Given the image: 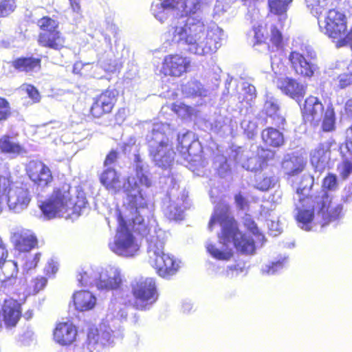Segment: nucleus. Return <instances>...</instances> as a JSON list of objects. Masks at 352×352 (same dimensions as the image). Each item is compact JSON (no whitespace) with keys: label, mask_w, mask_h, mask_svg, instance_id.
Masks as SVG:
<instances>
[{"label":"nucleus","mask_w":352,"mask_h":352,"mask_svg":"<svg viewBox=\"0 0 352 352\" xmlns=\"http://www.w3.org/2000/svg\"><path fill=\"white\" fill-rule=\"evenodd\" d=\"M10 178V173L8 168L0 166V199L1 200H3V196L6 195L10 186L12 184Z\"/></svg>","instance_id":"obj_42"},{"label":"nucleus","mask_w":352,"mask_h":352,"mask_svg":"<svg viewBox=\"0 0 352 352\" xmlns=\"http://www.w3.org/2000/svg\"><path fill=\"white\" fill-rule=\"evenodd\" d=\"M323 111V104L318 98L314 96L307 98L302 109L304 119L309 122L320 120Z\"/></svg>","instance_id":"obj_26"},{"label":"nucleus","mask_w":352,"mask_h":352,"mask_svg":"<svg viewBox=\"0 0 352 352\" xmlns=\"http://www.w3.org/2000/svg\"><path fill=\"white\" fill-rule=\"evenodd\" d=\"M221 228L219 241H207L206 248L208 253L214 259L229 261L233 256V248L245 254H252L255 249L254 241L250 236L239 231L236 222L232 216L228 206L221 202L217 204L208 223L212 231L215 225Z\"/></svg>","instance_id":"obj_4"},{"label":"nucleus","mask_w":352,"mask_h":352,"mask_svg":"<svg viewBox=\"0 0 352 352\" xmlns=\"http://www.w3.org/2000/svg\"><path fill=\"white\" fill-rule=\"evenodd\" d=\"M215 168L217 170L218 174L224 177L227 173L230 170L229 165L223 156H218L214 162Z\"/></svg>","instance_id":"obj_51"},{"label":"nucleus","mask_w":352,"mask_h":352,"mask_svg":"<svg viewBox=\"0 0 352 352\" xmlns=\"http://www.w3.org/2000/svg\"><path fill=\"white\" fill-rule=\"evenodd\" d=\"M24 89L29 96V97L34 101H39L40 96L38 91L32 85H24Z\"/></svg>","instance_id":"obj_63"},{"label":"nucleus","mask_w":352,"mask_h":352,"mask_svg":"<svg viewBox=\"0 0 352 352\" xmlns=\"http://www.w3.org/2000/svg\"><path fill=\"white\" fill-rule=\"evenodd\" d=\"M114 341L109 329L100 330L91 329L87 334V340L85 348L87 352H101L104 346L110 344Z\"/></svg>","instance_id":"obj_16"},{"label":"nucleus","mask_w":352,"mask_h":352,"mask_svg":"<svg viewBox=\"0 0 352 352\" xmlns=\"http://www.w3.org/2000/svg\"><path fill=\"white\" fill-rule=\"evenodd\" d=\"M307 159L302 155H287L282 162L284 173L289 176H295L303 171Z\"/></svg>","instance_id":"obj_25"},{"label":"nucleus","mask_w":352,"mask_h":352,"mask_svg":"<svg viewBox=\"0 0 352 352\" xmlns=\"http://www.w3.org/2000/svg\"><path fill=\"white\" fill-rule=\"evenodd\" d=\"M286 261V258H283L282 260H278L277 261H273L271 263L263 266L261 272L263 274H275L276 272H278L284 267Z\"/></svg>","instance_id":"obj_44"},{"label":"nucleus","mask_w":352,"mask_h":352,"mask_svg":"<svg viewBox=\"0 0 352 352\" xmlns=\"http://www.w3.org/2000/svg\"><path fill=\"white\" fill-rule=\"evenodd\" d=\"M47 283V278L43 276H38L32 279L24 290V294L26 296L34 295L43 289Z\"/></svg>","instance_id":"obj_40"},{"label":"nucleus","mask_w":352,"mask_h":352,"mask_svg":"<svg viewBox=\"0 0 352 352\" xmlns=\"http://www.w3.org/2000/svg\"><path fill=\"white\" fill-rule=\"evenodd\" d=\"M77 330L70 322H61L54 331V339L60 345L71 344L76 339Z\"/></svg>","instance_id":"obj_24"},{"label":"nucleus","mask_w":352,"mask_h":352,"mask_svg":"<svg viewBox=\"0 0 352 352\" xmlns=\"http://www.w3.org/2000/svg\"><path fill=\"white\" fill-rule=\"evenodd\" d=\"M182 93L187 97H206L210 90L197 80H193L184 85L182 88Z\"/></svg>","instance_id":"obj_34"},{"label":"nucleus","mask_w":352,"mask_h":352,"mask_svg":"<svg viewBox=\"0 0 352 352\" xmlns=\"http://www.w3.org/2000/svg\"><path fill=\"white\" fill-rule=\"evenodd\" d=\"M292 1L293 0H268L270 12L278 17L280 27H283L287 20L288 6Z\"/></svg>","instance_id":"obj_32"},{"label":"nucleus","mask_w":352,"mask_h":352,"mask_svg":"<svg viewBox=\"0 0 352 352\" xmlns=\"http://www.w3.org/2000/svg\"><path fill=\"white\" fill-rule=\"evenodd\" d=\"M123 280L121 270L118 267L109 265L98 272L96 288L104 292L116 290L120 287Z\"/></svg>","instance_id":"obj_15"},{"label":"nucleus","mask_w":352,"mask_h":352,"mask_svg":"<svg viewBox=\"0 0 352 352\" xmlns=\"http://www.w3.org/2000/svg\"><path fill=\"white\" fill-rule=\"evenodd\" d=\"M38 25L44 32H50L57 30L58 23L48 16H44L38 20Z\"/></svg>","instance_id":"obj_47"},{"label":"nucleus","mask_w":352,"mask_h":352,"mask_svg":"<svg viewBox=\"0 0 352 352\" xmlns=\"http://www.w3.org/2000/svg\"><path fill=\"white\" fill-rule=\"evenodd\" d=\"M135 177H129L126 182H122L120 175L112 168H107L100 175V181L107 190L116 193L122 189L126 194L122 205L129 197H135L141 196L145 198L142 193L140 186L149 187L151 184L149 178L148 166L140 159L139 155H135Z\"/></svg>","instance_id":"obj_6"},{"label":"nucleus","mask_w":352,"mask_h":352,"mask_svg":"<svg viewBox=\"0 0 352 352\" xmlns=\"http://www.w3.org/2000/svg\"><path fill=\"white\" fill-rule=\"evenodd\" d=\"M117 215L118 227L113 239L109 243V248L118 256L133 257L139 252L140 244L129 228L146 239L149 237L152 208L146 198L129 197L118 210Z\"/></svg>","instance_id":"obj_2"},{"label":"nucleus","mask_w":352,"mask_h":352,"mask_svg":"<svg viewBox=\"0 0 352 352\" xmlns=\"http://www.w3.org/2000/svg\"><path fill=\"white\" fill-rule=\"evenodd\" d=\"M243 224L258 239H263V235L259 233L256 224L249 214H245L243 217Z\"/></svg>","instance_id":"obj_52"},{"label":"nucleus","mask_w":352,"mask_h":352,"mask_svg":"<svg viewBox=\"0 0 352 352\" xmlns=\"http://www.w3.org/2000/svg\"><path fill=\"white\" fill-rule=\"evenodd\" d=\"M185 192L171 190L163 203L164 215L170 220L180 221L184 219V210L187 208Z\"/></svg>","instance_id":"obj_12"},{"label":"nucleus","mask_w":352,"mask_h":352,"mask_svg":"<svg viewBox=\"0 0 352 352\" xmlns=\"http://www.w3.org/2000/svg\"><path fill=\"white\" fill-rule=\"evenodd\" d=\"M279 111V105L277 100L273 97H267L263 107V111L269 117L277 116Z\"/></svg>","instance_id":"obj_45"},{"label":"nucleus","mask_w":352,"mask_h":352,"mask_svg":"<svg viewBox=\"0 0 352 352\" xmlns=\"http://www.w3.org/2000/svg\"><path fill=\"white\" fill-rule=\"evenodd\" d=\"M38 42L43 47L54 50L61 49L65 44V39L58 30L50 32H42L39 34Z\"/></svg>","instance_id":"obj_31"},{"label":"nucleus","mask_w":352,"mask_h":352,"mask_svg":"<svg viewBox=\"0 0 352 352\" xmlns=\"http://www.w3.org/2000/svg\"><path fill=\"white\" fill-rule=\"evenodd\" d=\"M190 67V58L178 54L166 56L162 63L164 74L176 77H179L188 72Z\"/></svg>","instance_id":"obj_17"},{"label":"nucleus","mask_w":352,"mask_h":352,"mask_svg":"<svg viewBox=\"0 0 352 352\" xmlns=\"http://www.w3.org/2000/svg\"><path fill=\"white\" fill-rule=\"evenodd\" d=\"M241 126L249 138H252L256 133L257 126L254 122L243 120L241 122Z\"/></svg>","instance_id":"obj_60"},{"label":"nucleus","mask_w":352,"mask_h":352,"mask_svg":"<svg viewBox=\"0 0 352 352\" xmlns=\"http://www.w3.org/2000/svg\"><path fill=\"white\" fill-rule=\"evenodd\" d=\"M307 58L301 53L297 51L290 52L288 60L291 68L294 71L295 74L302 77H311L316 69V65L311 63L310 60L316 57L315 52L309 47H306Z\"/></svg>","instance_id":"obj_13"},{"label":"nucleus","mask_w":352,"mask_h":352,"mask_svg":"<svg viewBox=\"0 0 352 352\" xmlns=\"http://www.w3.org/2000/svg\"><path fill=\"white\" fill-rule=\"evenodd\" d=\"M342 200L346 204H352V183L346 186L342 195Z\"/></svg>","instance_id":"obj_64"},{"label":"nucleus","mask_w":352,"mask_h":352,"mask_svg":"<svg viewBox=\"0 0 352 352\" xmlns=\"http://www.w3.org/2000/svg\"><path fill=\"white\" fill-rule=\"evenodd\" d=\"M178 150L185 155L186 153L189 157H199L201 153V147L199 142L196 140L194 133L187 131L183 133H179L177 135Z\"/></svg>","instance_id":"obj_21"},{"label":"nucleus","mask_w":352,"mask_h":352,"mask_svg":"<svg viewBox=\"0 0 352 352\" xmlns=\"http://www.w3.org/2000/svg\"><path fill=\"white\" fill-rule=\"evenodd\" d=\"M98 63L105 72H115L118 69V63L116 59L107 56L106 58H100Z\"/></svg>","instance_id":"obj_50"},{"label":"nucleus","mask_w":352,"mask_h":352,"mask_svg":"<svg viewBox=\"0 0 352 352\" xmlns=\"http://www.w3.org/2000/svg\"><path fill=\"white\" fill-rule=\"evenodd\" d=\"M166 239V232L161 229L155 230L147 238L148 262L163 278L175 274L179 268V261L164 252Z\"/></svg>","instance_id":"obj_7"},{"label":"nucleus","mask_w":352,"mask_h":352,"mask_svg":"<svg viewBox=\"0 0 352 352\" xmlns=\"http://www.w3.org/2000/svg\"><path fill=\"white\" fill-rule=\"evenodd\" d=\"M16 8L15 0H1L0 18L8 16L15 10Z\"/></svg>","instance_id":"obj_48"},{"label":"nucleus","mask_w":352,"mask_h":352,"mask_svg":"<svg viewBox=\"0 0 352 352\" xmlns=\"http://www.w3.org/2000/svg\"><path fill=\"white\" fill-rule=\"evenodd\" d=\"M173 110L182 119L190 118L195 113V109L184 103L175 104Z\"/></svg>","instance_id":"obj_46"},{"label":"nucleus","mask_w":352,"mask_h":352,"mask_svg":"<svg viewBox=\"0 0 352 352\" xmlns=\"http://www.w3.org/2000/svg\"><path fill=\"white\" fill-rule=\"evenodd\" d=\"M11 115V108L7 100L0 97V122L7 120Z\"/></svg>","instance_id":"obj_56"},{"label":"nucleus","mask_w":352,"mask_h":352,"mask_svg":"<svg viewBox=\"0 0 352 352\" xmlns=\"http://www.w3.org/2000/svg\"><path fill=\"white\" fill-rule=\"evenodd\" d=\"M318 24L320 31L329 38L335 41L338 47L340 45V41L348 37L346 32V16L342 12L332 9L329 10L324 19H318Z\"/></svg>","instance_id":"obj_9"},{"label":"nucleus","mask_w":352,"mask_h":352,"mask_svg":"<svg viewBox=\"0 0 352 352\" xmlns=\"http://www.w3.org/2000/svg\"><path fill=\"white\" fill-rule=\"evenodd\" d=\"M273 180L270 177L258 175L256 179V187L261 190H267L272 186Z\"/></svg>","instance_id":"obj_55"},{"label":"nucleus","mask_w":352,"mask_h":352,"mask_svg":"<svg viewBox=\"0 0 352 352\" xmlns=\"http://www.w3.org/2000/svg\"><path fill=\"white\" fill-rule=\"evenodd\" d=\"M340 150L343 159L349 158L352 155V142L346 140L340 146Z\"/></svg>","instance_id":"obj_62"},{"label":"nucleus","mask_w":352,"mask_h":352,"mask_svg":"<svg viewBox=\"0 0 352 352\" xmlns=\"http://www.w3.org/2000/svg\"><path fill=\"white\" fill-rule=\"evenodd\" d=\"M133 293L137 300L138 309H146L157 299L155 282L152 278L141 277L133 285Z\"/></svg>","instance_id":"obj_11"},{"label":"nucleus","mask_w":352,"mask_h":352,"mask_svg":"<svg viewBox=\"0 0 352 352\" xmlns=\"http://www.w3.org/2000/svg\"><path fill=\"white\" fill-rule=\"evenodd\" d=\"M0 151L9 155L12 158L27 153L25 147L14 137L8 134L2 135L0 138Z\"/></svg>","instance_id":"obj_27"},{"label":"nucleus","mask_w":352,"mask_h":352,"mask_svg":"<svg viewBox=\"0 0 352 352\" xmlns=\"http://www.w3.org/2000/svg\"><path fill=\"white\" fill-rule=\"evenodd\" d=\"M314 177L305 174L294 197L296 218L298 226L303 230H311L314 225L322 227L342 217V205L335 197H330L324 190L318 195L307 197L312 187Z\"/></svg>","instance_id":"obj_3"},{"label":"nucleus","mask_w":352,"mask_h":352,"mask_svg":"<svg viewBox=\"0 0 352 352\" xmlns=\"http://www.w3.org/2000/svg\"><path fill=\"white\" fill-rule=\"evenodd\" d=\"M332 142L326 141L317 145L310 152V161L316 171L321 173L330 160Z\"/></svg>","instance_id":"obj_19"},{"label":"nucleus","mask_w":352,"mask_h":352,"mask_svg":"<svg viewBox=\"0 0 352 352\" xmlns=\"http://www.w3.org/2000/svg\"><path fill=\"white\" fill-rule=\"evenodd\" d=\"M26 173L36 186L44 188L52 181V172L48 166L39 161H30L26 166Z\"/></svg>","instance_id":"obj_18"},{"label":"nucleus","mask_w":352,"mask_h":352,"mask_svg":"<svg viewBox=\"0 0 352 352\" xmlns=\"http://www.w3.org/2000/svg\"><path fill=\"white\" fill-rule=\"evenodd\" d=\"M126 302V300L122 303L111 302L108 309L107 317L110 319L116 318L120 320L126 319L127 316Z\"/></svg>","instance_id":"obj_37"},{"label":"nucleus","mask_w":352,"mask_h":352,"mask_svg":"<svg viewBox=\"0 0 352 352\" xmlns=\"http://www.w3.org/2000/svg\"><path fill=\"white\" fill-rule=\"evenodd\" d=\"M6 196L10 210L16 213L26 209L32 199L30 191L22 184L12 183Z\"/></svg>","instance_id":"obj_14"},{"label":"nucleus","mask_w":352,"mask_h":352,"mask_svg":"<svg viewBox=\"0 0 352 352\" xmlns=\"http://www.w3.org/2000/svg\"><path fill=\"white\" fill-rule=\"evenodd\" d=\"M73 302L77 310L85 311L94 307L96 298L89 291L82 290L73 294Z\"/></svg>","instance_id":"obj_29"},{"label":"nucleus","mask_w":352,"mask_h":352,"mask_svg":"<svg viewBox=\"0 0 352 352\" xmlns=\"http://www.w3.org/2000/svg\"><path fill=\"white\" fill-rule=\"evenodd\" d=\"M274 152L272 150L252 146L250 151H245L241 155H237L236 161L248 170L256 172L263 169L267 160L272 159Z\"/></svg>","instance_id":"obj_10"},{"label":"nucleus","mask_w":352,"mask_h":352,"mask_svg":"<svg viewBox=\"0 0 352 352\" xmlns=\"http://www.w3.org/2000/svg\"><path fill=\"white\" fill-rule=\"evenodd\" d=\"M270 43L272 48V51L276 50L280 54V50L283 47V36L280 30L276 27L272 25L271 28V35H270Z\"/></svg>","instance_id":"obj_43"},{"label":"nucleus","mask_w":352,"mask_h":352,"mask_svg":"<svg viewBox=\"0 0 352 352\" xmlns=\"http://www.w3.org/2000/svg\"><path fill=\"white\" fill-rule=\"evenodd\" d=\"M335 80L339 88H346L352 84V72L340 74Z\"/></svg>","instance_id":"obj_54"},{"label":"nucleus","mask_w":352,"mask_h":352,"mask_svg":"<svg viewBox=\"0 0 352 352\" xmlns=\"http://www.w3.org/2000/svg\"><path fill=\"white\" fill-rule=\"evenodd\" d=\"M2 311L6 327H15L21 316L20 304L12 298L6 299L2 307Z\"/></svg>","instance_id":"obj_23"},{"label":"nucleus","mask_w":352,"mask_h":352,"mask_svg":"<svg viewBox=\"0 0 352 352\" xmlns=\"http://www.w3.org/2000/svg\"><path fill=\"white\" fill-rule=\"evenodd\" d=\"M332 0H305L310 12L318 18L322 12L329 7Z\"/></svg>","instance_id":"obj_39"},{"label":"nucleus","mask_w":352,"mask_h":352,"mask_svg":"<svg viewBox=\"0 0 352 352\" xmlns=\"http://www.w3.org/2000/svg\"><path fill=\"white\" fill-rule=\"evenodd\" d=\"M15 237V247L20 252H29L37 245V239L31 230H21Z\"/></svg>","instance_id":"obj_30"},{"label":"nucleus","mask_w":352,"mask_h":352,"mask_svg":"<svg viewBox=\"0 0 352 352\" xmlns=\"http://www.w3.org/2000/svg\"><path fill=\"white\" fill-rule=\"evenodd\" d=\"M322 186L324 188L333 190L338 187L337 177L333 174H329L323 179Z\"/></svg>","instance_id":"obj_59"},{"label":"nucleus","mask_w":352,"mask_h":352,"mask_svg":"<svg viewBox=\"0 0 352 352\" xmlns=\"http://www.w3.org/2000/svg\"><path fill=\"white\" fill-rule=\"evenodd\" d=\"M336 115L332 105H329L324 112L322 124V130L325 132H331L335 130Z\"/></svg>","instance_id":"obj_41"},{"label":"nucleus","mask_w":352,"mask_h":352,"mask_svg":"<svg viewBox=\"0 0 352 352\" xmlns=\"http://www.w3.org/2000/svg\"><path fill=\"white\" fill-rule=\"evenodd\" d=\"M208 0H155L151 6L154 18L163 24L170 23L164 34V44L184 47L191 54L206 56L221 45L223 32L216 25L207 28L201 19L182 17L200 11Z\"/></svg>","instance_id":"obj_1"},{"label":"nucleus","mask_w":352,"mask_h":352,"mask_svg":"<svg viewBox=\"0 0 352 352\" xmlns=\"http://www.w3.org/2000/svg\"><path fill=\"white\" fill-rule=\"evenodd\" d=\"M261 138L265 144L274 148L281 146L285 142L283 133L273 127L264 129Z\"/></svg>","instance_id":"obj_33"},{"label":"nucleus","mask_w":352,"mask_h":352,"mask_svg":"<svg viewBox=\"0 0 352 352\" xmlns=\"http://www.w3.org/2000/svg\"><path fill=\"white\" fill-rule=\"evenodd\" d=\"M340 175L342 179H346L352 173V161L349 158L343 159L342 162L338 166Z\"/></svg>","instance_id":"obj_53"},{"label":"nucleus","mask_w":352,"mask_h":352,"mask_svg":"<svg viewBox=\"0 0 352 352\" xmlns=\"http://www.w3.org/2000/svg\"><path fill=\"white\" fill-rule=\"evenodd\" d=\"M54 124L55 123L50 122L38 126L37 127L36 133L42 138L50 136L54 133V131L56 129Z\"/></svg>","instance_id":"obj_57"},{"label":"nucleus","mask_w":352,"mask_h":352,"mask_svg":"<svg viewBox=\"0 0 352 352\" xmlns=\"http://www.w3.org/2000/svg\"><path fill=\"white\" fill-rule=\"evenodd\" d=\"M17 265L13 261H6L0 265V282L5 287H9L16 283Z\"/></svg>","instance_id":"obj_28"},{"label":"nucleus","mask_w":352,"mask_h":352,"mask_svg":"<svg viewBox=\"0 0 352 352\" xmlns=\"http://www.w3.org/2000/svg\"><path fill=\"white\" fill-rule=\"evenodd\" d=\"M98 272H95L92 269H88L86 271L80 272L76 278L78 284L83 287L93 286L96 287Z\"/></svg>","instance_id":"obj_38"},{"label":"nucleus","mask_w":352,"mask_h":352,"mask_svg":"<svg viewBox=\"0 0 352 352\" xmlns=\"http://www.w3.org/2000/svg\"><path fill=\"white\" fill-rule=\"evenodd\" d=\"M41 60L35 58H21L15 60L14 67L23 72H36L41 68Z\"/></svg>","instance_id":"obj_36"},{"label":"nucleus","mask_w":352,"mask_h":352,"mask_svg":"<svg viewBox=\"0 0 352 352\" xmlns=\"http://www.w3.org/2000/svg\"><path fill=\"white\" fill-rule=\"evenodd\" d=\"M164 127L162 124H153L146 139L153 161L156 166L166 169L172 166L175 153L172 144L164 134Z\"/></svg>","instance_id":"obj_8"},{"label":"nucleus","mask_w":352,"mask_h":352,"mask_svg":"<svg viewBox=\"0 0 352 352\" xmlns=\"http://www.w3.org/2000/svg\"><path fill=\"white\" fill-rule=\"evenodd\" d=\"M243 272H246L244 264L238 263L234 265L229 266L228 270L227 271V274L228 276L233 278L234 276H239L240 274H242Z\"/></svg>","instance_id":"obj_61"},{"label":"nucleus","mask_w":352,"mask_h":352,"mask_svg":"<svg viewBox=\"0 0 352 352\" xmlns=\"http://www.w3.org/2000/svg\"><path fill=\"white\" fill-rule=\"evenodd\" d=\"M271 67L272 71L276 74H281L285 71V66L280 58L276 56V54L274 56H271Z\"/></svg>","instance_id":"obj_58"},{"label":"nucleus","mask_w":352,"mask_h":352,"mask_svg":"<svg viewBox=\"0 0 352 352\" xmlns=\"http://www.w3.org/2000/svg\"><path fill=\"white\" fill-rule=\"evenodd\" d=\"M70 190V185L64 184L55 188L47 199L39 203V208L45 217L50 219L63 217L65 213L79 216L87 210L88 203L84 192L77 191L75 197H73Z\"/></svg>","instance_id":"obj_5"},{"label":"nucleus","mask_w":352,"mask_h":352,"mask_svg":"<svg viewBox=\"0 0 352 352\" xmlns=\"http://www.w3.org/2000/svg\"><path fill=\"white\" fill-rule=\"evenodd\" d=\"M116 102L114 91L106 90L94 99L90 111L95 118H100L111 111Z\"/></svg>","instance_id":"obj_20"},{"label":"nucleus","mask_w":352,"mask_h":352,"mask_svg":"<svg viewBox=\"0 0 352 352\" xmlns=\"http://www.w3.org/2000/svg\"><path fill=\"white\" fill-rule=\"evenodd\" d=\"M277 87L283 94L296 101L302 98L305 94V87L302 84L288 77L278 78Z\"/></svg>","instance_id":"obj_22"},{"label":"nucleus","mask_w":352,"mask_h":352,"mask_svg":"<svg viewBox=\"0 0 352 352\" xmlns=\"http://www.w3.org/2000/svg\"><path fill=\"white\" fill-rule=\"evenodd\" d=\"M242 91L243 94L242 100L246 101L248 104H250L256 97L255 87L247 82L243 83Z\"/></svg>","instance_id":"obj_49"},{"label":"nucleus","mask_w":352,"mask_h":352,"mask_svg":"<svg viewBox=\"0 0 352 352\" xmlns=\"http://www.w3.org/2000/svg\"><path fill=\"white\" fill-rule=\"evenodd\" d=\"M261 215L266 218V223L268 228L269 234L276 236L282 231V228L279 224V221L276 219L272 209L269 211V208L263 206L261 210Z\"/></svg>","instance_id":"obj_35"}]
</instances>
